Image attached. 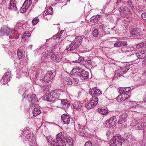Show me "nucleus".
I'll list each match as a JSON object with an SVG mask.
<instances>
[{
    "instance_id": "obj_57",
    "label": "nucleus",
    "mask_w": 146,
    "mask_h": 146,
    "mask_svg": "<svg viewBox=\"0 0 146 146\" xmlns=\"http://www.w3.org/2000/svg\"><path fill=\"white\" fill-rule=\"evenodd\" d=\"M141 17L144 20H145L146 19V13H143L141 15Z\"/></svg>"
},
{
    "instance_id": "obj_43",
    "label": "nucleus",
    "mask_w": 146,
    "mask_h": 146,
    "mask_svg": "<svg viewBox=\"0 0 146 146\" xmlns=\"http://www.w3.org/2000/svg\"><path fill=\"white\" fill-rule=\"evenodd\" d=\"M31 35L29 31L26 32L23 34L22 36L23 38H26V37H29Z\"/></svg>"
},
{
    "instance_id": "obj_13",
    "label": "nucleus",
    "mask_w": 146,
    "mask_h": 146,
    "mask_svg": "<svg viewBox=\"0 0 146 146\" xmlns=\"http://www.w3.org/2000/svg\"><path fill=\"white\" fill-rule=\"evenodd\" d=\"M11 75L9 72H7L1 79L0 82L3 84H6L10 81Z\"/></svg>"
},
{
    "instance_id": "obj_49",
    "label": "nucleus",
    "mask_w": 146,
    "mask_h": 146,
    "mask_svg": "<svg viewBox=\"0 0 146 146\" xmlns=\"http://www.w3.org/2000/svg\"><path fill=\"white\" fill-rule=\"evenodd\" d=\"M106 26L104 25L103 24H102L101 25L99 26V27L102 30V31H105L106 30Z\"/></svg>"
},
{
    "instance_id": "obj_14",
    "label": "nucleus",
    "mask_w": 146,
    "mask_h": 146,
    "mask_svg": "<svg viewBox=\"0 0 146 146\" xmlns=\"http://www.w3.org/2000/svg\"><path fill=\"white\" fill-rule=\"evenodd\" d=\"M130 35L133 37H136L139 38L138 37L141 35V31L138 28L132 30L130 33Z\"/></svg>"
},
{
    "instance_id": "obj_11",
    "label": "nucleus",
    "mask_w": 146,
    "mask_h": 146,
    "mask_svg": "<svg viewBox=\"0 0 146 146\" xmlns=\"http://www.w3.org/2000/svg\"><path fill=\"white\" fill-rule=\"evenodd\" d=\"M62 58V55L57 53H52L51 55V60L55 62H59L61 61Z\"/></svg>"
},
{
    "instance_id": "obj_5",
    "label": "nucleus",
    "mask_w": 146,
    "mask_h": 146,
    "mask_svg": "<svg viewBox=\"0 0 146 146\" xmlns=\"http://www.w3.org/2000/svg\"><path fill=\"white\" fill-rule=\"evenodd\" d=\"M51 145L52 146H66V143L62 139V133H59L56 135V139L52 141Z\"/></svg>"
},
{
    "instance_id": "obj_21",
    "label": "nucleus",
    "mask_w": 146,
    "mask_h": 146,
    "mask_svg": "<svg viewBox=\"0 0 146 146\" xmlns=\"http://www.w3.org/2000/svg\"><path fill=\"white\" fill-rule=\"evenodd\" d=\"M14 0H11L10 1L9 7L8 8L9 10L16 11L17 9V7L16 6L15 4L14 3Z\"/></svg>"
},
{
    "instance_id": "obj_53",
    "label": "nucleus",
    "mask_w": 146,
    "mask_h": 146,
    "mask_svg": "<svg viewBox=\"0 0 146 146\" xmlns=\"http://www.w3.org/2000/svg\"><path fill=\"white\" fill-rule=\"evenodd\" d=\"M53 9L52 7H50L48 9H47V11L50 14L52 15V13Z\"/></svg>"
},
{
    "instance_id": "obj_31",
    "label": "nucleus",
    "mask_w": 146,
    "mask_h": 146,
    "mask_svg": "<svg viewBox=\"0 0 146 146\" xmlns=\"http://www.w3.org/2000/svg\"><path fill=\"white\" fill-rule=\"evenodd\" d=\"M43 50V47H41L39 48H37L34 51L35 56H36L38 54H40L42 52Z\"/></svg>"
},
{
    "instance_id": "obj_35",
    "label": "nucleus",
    "mask_w": 146,
    "mask_h": 146,
    "mask_svg": "<svg viewBox=\"0 0 146 146\" xmlns=\"http://www.w3.org/2000/svg\"><path fill=\"white\" fill-rule=\"evenodd\" d=\"M62 101V104L64 105L65 107H68L70 106V103L67 100H61Z\"/></svg>"
},
{
    "instance_id": "obj_56",
    "label": "nucleus",
    "mask_w": 146,
    "mask_h": 146,
    "mask_svg": "<svg viewBox=\"0 0 146 146\" xmlns=\"http://www.w3.org/2000/svg\"><path fill=\"white\" fill-rule=\"evenodd\" d=\"M116 74H117V75L119 77L120 76L122 75V73L120 72V69L117 70L116 72Z\"/></svg>"
},
{
    "instance_id": "obj_60",
    "label": "nucleus",
    "mask_w": 146,
    "mask_h": 146,
    "mask_svg": "<svg viewBox=\"0 0 146 146\" xmlns=\"http://www.w3.org/2000/svg\"><path fill=\"white\" fill-rule=\"evenodd\" d=\"M57 45H55L54 46H52L51 49V51L52 52H53L55 50V49L57 48Z\"/></svg>"
},
{
    "instance_id": "obj_52",
    "label": "nucleus",
    "mask_w": 146,
    "mask_h": 146,
    "mask_svg": "<svg viewBox=\"0 0 146 146\" xmlns=\"http://www.w3.org/2000/svg\"><path fill=\"white\" fill-rule=\"evenodd\" d=\"M54 103L56 104H57L58 106H59L58 105H60V104H62V101H61V100H56L55 101Z\"/></svg>"
},
{
    "instance_id": "obj_24",
    "label": "nucleus",
    "mask_w": 146,
    "mask_h": 146,
    "mask_svg": "<svg viewBox=\"0 0 146 146\" xmlns=\"http://www.w3.org/2000/svg\"><path fill=\"white\" fill-rule=\"evenodd\" d=\"M73 106L75 109L78 110L82 108V104L79 101H77L73 103Z\"/></svg>"
},
{
    "instance_id": "obj_41",
    "label": "nucleus",
    "mask_w": 146,
    "mask_h": 146,
    "mask_svg": "<svg viewBox=\"0 0 146 146\" xmlns=\"http://www.w3.org/2000/svg\"><path fill=\"white\" fill-rule=\"evenodd\" d=\"M62 36V33L61 32L58 33L55 36H53V38L54 39H59Z\"/></svg>"
},
{
    "instance_id": "obj_62",
    "label": "nucleus",
    "mask_w": 146,
    "mask_h": 146,
    "mask_svg": "<svg viewBox=\"0 0 146 146\" xmlns=\"http://www.w3.org/2000/svg\"><path fill=\"white\" fill-rule=\"evenodd\" d=\"M115 28V27H114L113 28H112L111 29V30L112 31V33H113L115 34L116 33V29H114Z\"/></svg>"
},
{
    "instance_id": "obj_54",
    "label": "nucleus",
    "mask_w": 146,
    "mask_h": 146,
    "mask_svg": "<svg viewBox=\"0 0 146 146\" xmlns=\"http://www.w3.org/2000/svg\"><path fill=\"white\" fill-rule=\"evenodd\" d=\"M125 120L123 119H121V117H119V119L118 121L117 122L119 124H121L124 123L125 122Z\"/></svg>"
},
{
    "instance_id": "obj_7",
    "label": "nucleus",
    "mask_w": 146,
    "mask_h": 146,
    "mask_svg": "<svg viewBox=\"0 0 146 146\" xmlns=\"http://www.w3.org/2000/svg\"><path fill=\"white\" fill-rule=\"evenodd\" d=\"M135 126L139 130H141L145 127L146 125H144L145 121L143 119H137L136 120Z\"/></svg>"
},
{
    "instance_id": "obj_63",
    "label": "nucleus",
    "mask_w": 146,
    "mask_h": 146,
    "mask_svg": "<svg viewBox=\"0 0 146 146\" xmlns=\"http://www.w3.org/2000/svg\"><path fill=\"white\" fill-rule=\"evenodd\" d=\"M14 36L16 38H18L19 36V34H15V35Z\"/></svg>"
},
{
    "instance_id": "obj_29",
    "label": "nucleus",
    "mask_w": 146,
    "mask_h": 146,
    "mask_svg": "<svg viewBox=\"0 0 146 146\" xmlns=\"http://www.w3.org/2000/svg\"><path fill=\"white\" fill-rule=\"evenodd\" d=\"M72 81L71 82H70L69 84L74 85L77 84L79 82L78 79L77 78L72 77Z\"/></svg>"
},
{
    "instance_id": "obj_1",
    "label": "nucleus",
    "mask_w": 146,
    "mask_h": 146,
    "mask_svg": "<svg viewBox=\"0 0 146 146\" xmlns=\"http://www.w3.org/2000/svg\"><path fill=\"white\" fill-rule=\"evenodd\" d=\"M71 73L72 74L74 75L76 74L80 76L81 79L83 81L86 80L89 78L88 72L80 68H73L71 71Z\"/></svg>"
},
{
    "instance_id": "obj_18",
    "label": "nucleus",
    "mask_w": 146,
    "mask_h": 146,
    "mask_svg": "<svg viewBox=\"0 0 146 146\" xmlns=\"http://www.w3.org/2000/svg\"><path fill=\"white\" fill-rule=\"evenodd\" d=\"M61 119L64 124H68L69 123L70 117L68 115L64 114L61 116Z\"/></svg>"
},
{
    "instance_id": "obj_50",
    "label": "nucleus",
    "mask_w": 146,
    "mask_h": 146,
    "mask_svg": "<svg viewBox=\"0 0 146 146\" xmlns=\"http://www.w3.org/2000/svg\"><path fill=\"white\" fill-rule=\"evenodd\" d=\"M84 146H95V145L93 144L90 141H87L86 143Z\"/></svg>"
},
{
    "instance_id": "obj_4",
    "label": "nucleus",
    "mask_w": 146,
    "mask_h": 146,
    "mask_svg": "<svg viewBox=\"0 0 146 146\" xmlns=\"http://www.w3.org/2000/svg\"><path fill=\"white\" fill-rule=\"evenodd\" d=\"M27 91H26L24 93V98H27L28 100L30 101L31 100V102L32 104V106L33 108V106H38V102L36 98V96L34 94H27Z\"/></svg>"
},
{
    "instance_id": "obj_26",
    "label": "nucleus",
    "mask_w": 146,
    "mask_h": 146,
    "mask_svg": "<svg viewBox=\"0 0 146 146\" xmlns=\"http://www.w3.org/2000/svg\"><path fill=\"white\" fill-rule=\"evenodd\" d=\"M91 102H92V104L95 106L98 103V97L96 96H92V98L90 100Z\"/></svg>"
},
{
    "instance_id": "obj_10",
    "label": "nucleus",
    "mask_w": 146,
    "mask_h": 146,
    "mask_svg": "<svg viewBox=\"0 0 146 146\" xmlns=\"http://www.w3.org/2000/svg\"><path fill=\"white\" fill-rule=\"evenodd\" d=\"M130 96L129 93H124L119 95L117 98L116 100L119 102H120L126 100L127 99L129 98Z\"/></svg>"
},
{
    "instance_id": "obj_19",
    "label": "nucleus",
    "mask_w": 146,
    "mask_h": 146,
    "mask_svg": "<svg viewBox=\"0 0 146 146\" xmlns=\"http://www.w3.org/2000/svg\"><path fill=\"white\" fill-rule=\"evenodd\" d=\"M138 58H143L146 57V51L144 50H139L136 53Z\"/></svg>"
},
{
    "instance_id": "obj_16",
    "label": "nucleus",
    "mask_w": 146,
    "mask_h": 146,
    "mask_svg": "<svg viewBox=\"0 0 146 146\" xmlns=\"http://www.w3.org/2000/svg\"><path fill=\"white\" fill-rule=\"evenodd\" d=\"M79 46L76 43L73 42L66 46V50L71 51L75 50L76 51Z\"/></svg>"
},
{
    "instance_id": "obj_34",
    "label": "nucleus",
    "mask_w": 146,
    "mask_h": 146,
    "mask_svg": "<svg viewBox=\"0 0 146 146\" xmlns=\"http://www.w3.org/2000/svg\"><path fill=\"white\" fill-rule=\"evenodd\" d=\"M92 103V102H91L90 100L86 104L85 106L87 109H90L94 107Z\"/></svg>"
},
{
    "instance_id": "obj_12",
    "label": "nucleus",
    "mask_w": 146,
    "mask_h": 146,
    "mask_svg": "<svg viewBox=\"0 0 146 146\" xmlns=\"http://www.w3.org/2000/svg\"><path fill=\"white\" fill-rule=\"evenodd\" d=\"M89 93L92 96H96L98 97L102 94V92L100 90L97 89L96 87L93 88L89 92Z\"/></svg>"
},
{
    "instance_id": "obj_8",
    "label": "nucleus",
    "mask_w": 146,
    "mask_h": 146,
    "mask_svg": "<svg viewBox=\"0 0 146 146\" xmlns=\"http://www.w3.org/2000/svg\"><path fill=\"white\" fill-rule=\"evenodd\" d=\"M13 30H12L6 26H4L2 27L1 29L0 35L2 36L6 35L8 36L11 33H13Z\"/></svg>"
},
{
    "instance_id": "obj_33",
    "label": "nucleus",
    "mask_w": 146,
    "mask_h": 146,
    "mask_svg": "<svg viewBox=\"0 0 146 146\" xmlns=\"http://www.w3.org/2000/svg\"><path fill=\"white\" fill-rule=\"evenodd\" d=\"M49 57V55L48 54V53H47V54H44V55L42 57L41 60L42 62H46L48 60V58Z\"/></svg>"
},
{
    "instance_id": "obj_15",
    "label": "nucleus",
    "mask_w": 146,
    "mask_h": 146,
    "mask_svg": "<svg viewBox=\"0 0 146 146\" xmlns=\"http://www.w3.org/2000/svg\"><path fill=\"white\" fill-rule=\"evenodd\" d=\"M52 71H48L46 73V76H44L43 80L44 82L48 83L50 80H52L53 78V75Z\"/></svg>"
},
{
    "instance_id": "obj_25",
    "label": "nucleus",
    "mask_w": 146,
    "mask_h": 146,
    "mask_svg": "<svg viewBox=\"0 0 146 146\" xmlns=\"http://www.w3.org/2000/svg\"><path fill=\"white\" fill-rule=\"evenodd\" d=\"M83 40V38L80 36H77L74 39L73 42L79 46L81 44Z\"/></svg>"
},
{
    "instance_id": "obj_40",
    "label": "nucleus",
    "mask_w": 146,
    "mask_h": 146,
    "mask_svg": "<svg viewBox=\"0 0 146 146\" xmlns=\"http://www.w3.org/2000/svg\"><path fill=\"white\" fill-rule=\"evenodd\" d=\"M21 25V23H17L16 25V26H15L14 29H12V30H14L13 31V33L17 32V30L19 29V27H20Z\"/></svg>"
},
{
    "instance_id": "obj_36",
    "label": "nucleus",
    "mask_w": 146,
    "mask_h": 146,
    "mask_svg": "<svg viewBox=\"0 0 146 146\" xmlns=\"http://www.w3.org/2000/svg\"><path fill=\"white\" fill-rule=\"evenodd\" d=\"M70 77H66V78L65 77L64 78V82H65L64 84H67L68 85H71V84H69V83L70 82H71L72 81V76Z\"/></svg>"
},
{
    "instance_id": "obj_45",
    "label": "nucleus",
    "mask_w": 146,
    "mask_h": 146,
    "mask_svg": "<svg viewBox=\"0 0 146 146\" xmlns=\"http://www.w3.org/2000/svg\"><path fill=\"white\" fill-rule=\"evenodd\" d=\"M125 88L119 87L118 88L119 93L121 94H123L125 93Z\"/></svg>"
},
{
    "instance_id": "obj_2",
    "label": "nucleus",
    "mask_w": 146,
    "mask_h": 146,
    "mask_svg": "<svg viewBox=\"0 0 146 146\" xmlns=\"http://www.w3.org/2000/svg\"><path fill=\"white\" fill-rule=\"evenodd\" d=\"M61 91L60 90H55L50 92L48 94L46 95V100L49 102H54L58 99L60 95Z\"/></svg>"
},
{
    "instance_id": "obj_51",
    "label": "nucleus",
    "mask_w": 146,
    "mask_h": 146,
    "mask_svg": "<svg viewBox=\"0 0 146 146\" xmlns=\"http://www.w3.org/2000/svg\"><path fill=\"white\" fill-rule=\"evenodd\" d=\"M129 69V68L127 67H124L123 68H122V70H123V74H125Z\"/></svg>"
},
{
    "instance_id": "obj_6",
    "label": "nucleus",
    "mask_w": 146,
    "mask_h": 146,
    "mask_svg": "<svg viewBox=\"0 0 146 146\" xmlns=\"http://www.w3.org/2000/svg\"><path fill=\"white\" fill-rule=\"evenodd\" d=\"M117 121V119L116 117H111L105 122V125L106 127H111L115 124Z\"/></svg>"
},
{
    "instance_id": "obj_37",
    "label": "nucleus",
    "mask_w": 146,
    "mask_h": 146,
    "mask_svg": "<svg viewBox=\"0 0 146 146\" xmlns=\"http://www.w3.org/2000/svg\"><path fill=\"white\" fill-rule=\"evenodd\" d=\"M146 42H142L137 44L136 45V47L137 48H141L146 45Z\"/></svg>"
},
{
    "instance_id": "obj_58",
    "label": "nucleus",
    "mask_w": 146,
    "mask_h": 146,
    "mask_svg": "<svg viewBox=\"0 0 146 146\" xmlns=\"http://www.w3.org/2000/svg\"><path fill=\"white\" fill-rule=\"evenodd\" d=\"M131 90V88L129 87L125 88V93Z\"/></svg>"
},
{
    "instance_id": "obj_44",
    "label": "nucleus",
    "mask_w": 146,
    "mask_h": 146,
    "mask_svg": "<svg viewBox=\"0 0 146 146\" xmlns=\"http://www.w3.org/2000/svg\"><path fill=\"white\" fill-rule=\"evenodd\" d=\"M28 8L23 5L20 9L21 12L22 13H24L25 12Z\"/></svg>"
},
{
    "instance_id": "obj_55",
    "label": "nucleus",
    "mask_w": 146,
    "mask_h": 146,
    "mask_svg": "<svg viewBox=\"0 0 146 146\" xmlns=\"http://www.w3.org/2000/svg\"><path fill=\"white\" fill-rule=\"evenodd\" d=\"M111 131L110 130L107 131L106 133V135L107 137H110L111 135Z\"/></svg>"
},
{
    "instance_id": "obj_27",
    "label": "nucleus",
    "mask_w": 146,
    "mask_h": 146,
    "mask_svg": "<svg viewBox=\"0 0 146 146\" xmlns=\"http://www.w3.org/2000/svg\"><path fill=\"white\" fill-rule=\"evenodd\" d=\"M63 138L66 141V142L70 146H72L73 145V140L69 137H66L63 136Z\"/></svg>"
},
{
    "instance_id": "obj_28",
    "label": "nucleus",
    "mask_w": 146,
    "mask_h": 146,
    "mask_svg": "<svg viewBox=\"0 0 146 146\" xmlns=\"http://www.w3.org/2000/svg\"><path fill=\"white\" fill-rule=\"evenodd\" d=\"M126 5L131 9L132 11H134L135 10L132 1L131 0L127 1L125 2Z\"/></svg>"
},
{
    "instance_id": "obj_61",
    "label": "nucleus",
    "mask_w": 146,
    "mask_h": 146,
    "mask_svg": "<svg viewBox=\"0 0 146 146\" xmlns=\"http://www.w3.org/2000/svg\"><path fill=\"white\" fill-rule=\"evenodd\" d=\"M33 141L32 139H29V140L28 143L29 145H32V144H33Z\"/></svg>"
},
{
    "instance_id": "obj_3",
    "label": "nucleus",
    "mask_w": 146,
    "mask_h": 146,
    "mask_svg": "<svg viewBox=\"0 0 146 146\" xmlns=\"http://www.w3.org/2000/svg\"><path fill=\"white\" fill-rule=\"evenodd\" d=\"M124 139L122 138L119 134L116 135L113 137L109 142L110 146H122V141Z\"/></svg>"
},
{
    "instance_id": "obj_20",
    "label": "nucleus",
    "mask_w": 146,
    "mask_h": 146,
    "mask_svg": "<svg viewBox=\"0 0 146 146\" xmlns=\"http://www.w3.org/2000/svg\"><path fill=\"white\" fill-rule=\"evenodd\" d=\"M127 43L126 41H118L114 44V46L115 47H119L122 46H127Z\"/></svg>"
},
{
    "instance_id": "obj_46",
    "label": "nucleus",
    "mask_w": 146,
    "mask_h": 146,
    "mask_svg": "<svg viewBox=\"0 0 146 146\" xmlns=\"http://www.w3.org/2000/svg\"><path fill=\"white\" fill-rule=\"evenodd\" d=\"M131 58L132 60H135L138 58L137 57L136 53L135 54H132L130 55Z\"/></svg>"
},
{
    "instance_id": "obj_9",
    "label": "nucleus",
    "mask_w": 146,
    "mask_h": 146,
    "mask_svg": "<svg viewBox=\"0 0 146 146\" xmlns=\"http://www.w3.org/2000/svg\"><path fill=\"white\" fill-rule=\"evenodd\" d=\"M119 11L121 15H132V13L130 10L127 7L125 6L120 7Z\"/></svg>"
},
{
    "instance_id": "obj_17",
    "label": "nucleus",
    "mask_w": 146,
    "mask_h": 146,
    "mask_svg": "<svg viewBox=\"0 0 146 146\" xmlns=\"http://www.w3.org/2000/svg\"><path fill=\"white\" fill-rule=\"evenodd\" d=\"M78 127L79 128L78 131L79 135L82 137L86 136V133L84 129V126L78 124Z\"/></svg>"
},
{
    "instance_id": "obj_59",
    "label": "nucleus",
    "mask_w": 146,
    "mask_h": 146,
    "mask_svg": "<svg viewBox=\"0 0 146 146\" xmlns=\"http://www.w3.org/2000/svg\"><path fill=\"white\" fill-rule=\"evenodd\" d=\"M137 141L136 144L137 146H144L146 145V144L145 143H143L141 142H139V144H140L141 145V146H140L139 145H137Z\"/></svg>"
},
{
    "instance_id": "obj_23",
    "label": "nucleus",
    "mask_w": 146,
    "mask_h": 146,
    "mask_svg": "<svg viewBox=\"0 0 146 146\" xmlns=\"http://www.w3.org/2000/svg\"><path fill=\"white\" fill-rule=\"evenodd\" d=\"M35 107V108L33 110V116L34 117H36L40 114L41 111L40 109L38 108L37 106L35 107Z\"/></svg>"
},
{
    "instance_id": "obj_48",
    "label": "nucleus",
    "mask_w": 146,
    "mask_h": 146,
    "mask_svg": "<svg viewBox=\"0 0 146 146\" xmlns=\"http://www.w3.org/2000/svg\"><path fill=\"white\" fill-rule=\"evenodd\" d=\"M121 119H123L125 121L127 117V115L126 113H124L122 114L121 115L120 117Z\"/></svg>"
},
{
    "instance_id": "obj_42",
    "label": "nucleus",
    "mask_w": 146,
    "mask_h": 146,
    "mask_svg": "<svg viewBox=\"0 0 146 146\" xmlns=\"http://www.w3.org/2000/svg\"><path fill=\"white\" fill-rule=\"evenodd\" d=\"M38 22L39 19L37 17L35 18L32 21V22L33 25H35L37 24Z\"/></svg>"
},
{
    "instance_id": "obj_64",
    "label": "nucleus",
    "mask_w": 146,
    "mask_h": 146,
    "mask_svg": "<svg viewBox=\"0 0 146 146\" xmlns=\"http://www.w3.org/2000/svg\"><path fill=\"white\" fill-rule=\"evenodd\" d=\"M121 0H117L116 3V4L117 5H119V3H121Z\"/></svg>"
},
{
    "instance_id": "obj_47",
    "label": "nucleus",
    "mask_w": 146,
    "mask_h": 146,
    "mask_svg": "<svg viewBox=\"0 0 146 146\" xmlns=\"http://www.w3.org/2000/svg\"><path fill=\"white\" fill-rule=\"evenodd\" d=\"M93 36L95 37H97L98 36V32L97 29H95L93 32Z\"/></svg>"
},
{
    "instance_id": "obj_30",
    "label": "nucleus",
    "mask_w": 146,
    "mask_h": 146,
    "mask_svg": "<svg viewBox=\"0 0 146 146\" xmlns=\"http://www.w3.org/2000/svg\"><path fill=\"white\" fill-rule=\"evenodd\" d=\"M98 111L104 115H106L108 113V112L107 110L102 108H100L98 109Z\"/></svg>"
},
{
    "instance_id": "obj_38",
    "label": "nucleus",
    "mask_w": 146,
    "mask_h": 146,
    "mask_svg": "<svg viewBox=\"0 0 146 146\" xmlns=\"http://www.w3.org/2000/svg\"><path fill=\"white\" fill-rule=\"evenodd\" d=\"M72 53H75V56L77 58H76V59H78L76 60H75L73 61V62L74 63H79L80 62L81 60L80 59H79V58H80L78 54H77V53L76 52H72Z\"/></svg>"
},
{
    "instance_id": "obj_22",
    "label": "nucleus",
    "mask_w": 146,
    "mask_h": 146,
    "mask_svg": "<svg viewBox=\"0 0 146 146\" xmlns=\"http://www.w3.org/2000/svg\"><path fill=\"white\" fill-rule=\"evenodd\" d=\"M101 17V16L99 15L94 16L90 19V21L95 23H98V22L100 21Z\"/></svg>"
},
{
    "instance_id": "obj_39",
    "label": "nucleus",
    "mask_w": 146,
    "mask_h": 146,
    "mask_svg": "<svg viewBox=\"0 0 146 146\" xmlns=\"http://www.w3.org/2000/svg\"><path fill=\"white\" fill-rule=\"evenodd\" d=\"M17 56L20 59H21L23 57V52L22 50L19 49L17 51Z\"/></svg>"
},
{
    "instance_id": "obj_32",
    "label": "nucleus",
    "mask_w": 146,
    "mask_h": 146,
    "mask_svg": "<svg viewBox=\"0 0 146 146\" xmlns=\"http://www.w3.org/2000/svg\"><path fill=\"white\" fill-rule=\"evenodd\" d=\"M32 1L31 0H26L24 2L23 5L28 8L32 4Z\"/></svg>"
}]
</instances>
